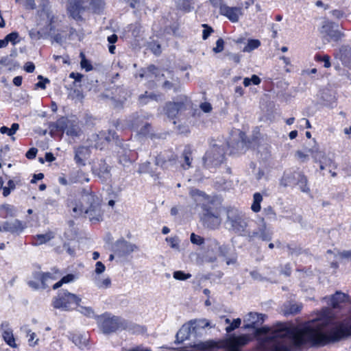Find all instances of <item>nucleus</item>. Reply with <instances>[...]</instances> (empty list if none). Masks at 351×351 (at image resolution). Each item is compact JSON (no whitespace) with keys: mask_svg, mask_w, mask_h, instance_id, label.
Segmentation results:
<instances>
[{"mask_svg":"<svg viewBox=\"0 0 351 351\" xmlns=\"http://www.w3.org/2000/svg\"><path fill=\"white\" fill-rule=\"evenodd\" d=\"M330 313L328 308H324L301 326L279 323L269 328H258L265 321V314L250 312L243 318V328L255 329L254 335L263 351H290L292 346L320 348L351 335V317L329 332H324L331 322Z\"/></svg>","mask_w":351,"mask_h":351,"instance_id":"f257e3e1","label":"nucleus"},{"mask_svg":"<svg viewBox=\"0 0 351 351\" xmlns=\"http://www.w3.org/2000/svg\"><path fill=\"white\" fill-rule=\"evenodd\" d=\"M69 206L72 207L75 217L84 213L92 222H98L102 219L101 200L95 194L88 191H84L82 193L79 204L71 202Z\"/></svg>","mask_w":351,"mask_h":351,"instance_id":"f03ea898","label":"nucleus"},{"mask_svg":"<svg viewBox=\"0 0 351 351\" xmlns=\"http://www.w3.org/2000/svg\"><path fill=\"white\" fill-rule=\"evenodd\" d=\"M226 224L229 228L240 235L247 236L246 228L247 221L243 213L236 208H228L227 210Z\"/></svg>","mask_w":351,"mask_h":351,"instance_id":"7ed1b4c3","label":"nucleus"},{"mask_svg":"<svg viewBox=\"0 0 351 351\" xmlns=\"http://www.w3.org/2000/svg\"><path fill=\"white\" fill-rule=\"evenodd\" d=\"M81 298L66 290H60L57 296L54 297L52 301V306L55 308L69 311L73 309L74 306H79Z\"/></svg>","mask_w":351,"mask_h":351,"instance_id":"20e7f679","label":"nucleus"},{"mask_svg":"<svg viewBox=\"0 0 351 351\" xmlns=\"http://www.w3.org/2000/svg\"><path fill=\"white\" fill-rule=\"evenodd\" d=\"M34 280H29L28 285L34 289H46L53 281L60 277L58 270L49 272L36 271L33 274Z\"/></svg>","mask_w":351,"mask_h":351,"instance_id":"39448f33","label":"nucleus"},{"mask_svg":"<svg viewBox=\"0 0 351 351\" xmlns=\"http://www.w3.org/2000/svg\"><path fill=\"white\" fill-rule=\"evenodd\" d=\"M55 126L58 130L65 132L66 135L73 138L78 137L82 134L80 122L77 119L62 117L56 121Z\"/></svg>","mask_w":351,"mask_h":351,"instance_id":"423d86ee","label":"nucleus"},{"mask_svg":"<svg viewBox=\"0 0 351 351\" xmlns=\"http://www.w3.org/2000/svg\"><path fill=\"white\" fill-rule=\"evenodd\" d=\"M223 149L214 145L206 152L203 158L204 165L206 168L216 167L223 162Z\"/></svg>","mask_w":351,"mask_h":351,"instance_id":"0eeeda50","label":"nucleus"},{"mask_svg":"<svg viewBox=\"0 0 351 351\" xmlns=\"http://www.w3.org/2000/svg\"><path fill=\"white\" fill-rule=\"evenodd\" d=\"M209 326V322L206 319L191 320L188 324L183 325L176 334V341L183 342L190 337L191 330H195L198 327L205 328Z\"/></svg>","mask_w":351,"mask_h":351,"instance_id":"6e6552de","label":"nucleus"},{"mask_svg":"<svg viewBox=\"0 0 351 351\" xmlns=\"http://www.w3.org/2000/svg\"><path fill=\"white\" fill-rule=\"evenodd\" d=\"M337 25L329 21H325L322 25L320 33L322 38L327 42L339 41L343 36L337 29Z\"/></svg>","mask_w":351,"mask_h":351,"instance_id":"1a4fd4ad","label":"nucleus"},{"mask_svg":"<svg viewBox=\"0 0 351 351\" xmlns=\"http://www.w3.org/2000/svg\"><path fill=\"white\" fill-rule=\"evenodd\" d=\"M99 326L104 333H110L116 331L120 326L119 318L104 314L98 318Z\"/></svg>","mask_w":351,"mask_h":351,"instance_id":"9d476101","label":"nucleus"},{"mask_svg":"<svg viewBox=\"0 0 351 351\" xmlns=\"http://www.w3.org/2000/svg\"><path fill=\"white\" fill-rule=\"evenodd\" d=\"M308 152L311 153L315 162L323 163L328 167H332L334 169L337 167V165L334 160V156L326 154L324 152L319 150L317 146H314L313 148L309 149Z\"/></svg>","mask_w":351,"mask_h":351,"instance_id":"9b49d317","label":"nucleus"},{"mask_svg":"<svg viewBox=\"0 0 351 351\" xmlns=\"http://www.w3.org/2000/svg\"><path fill=\"white\" fill-rule=\"evenodd\" d=\"M115 132L111 130L108 132L101 131L99 134H93L88 141H97V140H102L101 143H96L93 147L96 149H103L110 142L114 139Z\"/></svg>","mask_w":351,"mask_h":351,"instance_id":"f8f14e48","label":"nucleus"},{"mask_svg":"<svg viewBox=\"0 0 351 351\" xmlns=\"http://www.w3.org/2000/svg\"><path fill=\"white\" fill-rule=\"evenodd\" d=\"M115 254L120 256H127L138 250L137 245L124 239L117 240L112 245Z\"/></svg>","mask_w":351,"mask_h":351,"instance_id":"ddd939ff","label":"nucleus"},{"mask_svg":"<svg viewBox=\"0 0 351 351\" xmlns=\"http://www.w3.org/2000/svg\"><path fill=\"white\" fill-rule=\"evenodd\" d=\"M203 223L208 228L215 229L221 223L219 213L210 208L204 207V213L202 217Z\"/></svg>","mask_w":351,"mask_h":351,"instance_id":"4468645a","label":"nucleus"},{"mask_svg":"<svg viewBox=\"0 0 351 351\" xmlns=\"http://www.w3.org/2000/svg\"><path fill=\"white\" fill-rule=\"evenodd\" d=\"M219 12L221 15L227 17L232 23L238 22L239 18L243 14L241 6L230 7L225 4L220 5Z\"/></svg>","mask_w":351,"mask_h":351,"instance_id":"2eb2a0df","label":"nucleus"},{"mask_svg":"<svg viewBox=\"0 0 351 351\" xmlns=\"http://www.w3.org/2000/svg\"><path fill=\"white\" fill-rule=\"evenodd\" d=\"M191 347L198 351H215L219 348H223V341L208 340L205 341H199L194 343Z\"/></svg>","mask_w":351,"mask_h":351,"instance_id":"dca6fc26","label":"nucleus"},{"mask_svg":"<svg viewBox=\"0 0 351 351\" xmlns=\"http://www.w3.org/2000/svg\"><path fill=\"white\" fill-rule=\"evenodd\" d=\"M88 146H79L74 148V160L78 166H84L85 160L90 155V148Z\"/></svg>","mask_w":351,"mask_h":351,"instance_id":"f3484780","label":"nucleus"},{"mask_svg":"<svg viewBox=\"0 0 351 351\" xmlns=\"http://www.w3.org/2000/svg\"><path fill=\"white\" fill-rule=\"evenodd\" d=\"M0 329L2 332V337L5 343L12 348H16V344L13 335L12 330L10 328V324L8 322L1 323Z\"/></svg>","mask_w":351,"mask_h":351,"instance_id":"a211bd4d","label":"nucleus"},{"mask_svg":"<svg viewBox=\"0 0 351 351\" xmlns=\"http://www.w3.org/2000/svg\"><path fill=\"white\" fill-rule=\"evenodd\" d=\"M247 237L250 239L258 237L263 241H270L272 237V233L267 228L265 223H263L258 231L248 232Z\"/></svg>","mask_w":351,"mask_h":351,"instance_id":"6ab92c4d","label":"nucleus"},{"mask_svg":"<svg viewBox=\"0 0 351 351\" xmlns=\"http://www.w3.org/2000/svg\"><path fill=\"white\" fill-rule=\"evenodd\" d=\"M23 228L21 221L18 219L12 222L5 221L0 225V232H8L12 234L21 232Z\"/></svg>","mask_w":351,"mask_h":351,"instance_id":"aec40b11","label":"nucleus"},{"mask_svg":"<svg viewBox=\"0 0 351 351\" xmlns=\"http://www.w3.org/2000/svg\"><path fill=\"white\" fill-rule=\"evenodd\" d=\"M184 108L183 102H168L165 107V112L169 119H174L178 112Z\"/></svg>","mask_w":351,"mask_h":351,"instance_id":"412c9836","label":"nucleus"},{"mask_svg":"<svg viewBox=\"0 0 351 351\" xmlns=\"http://www.w3.org/2000/svg\"><path fill=\"white\" fill-rule=\"evenodd\" d=\"M349 298L348 295L341 291H337L330 298H324V300H328V303L330 304L332 308H339L343 303L348 302Z\"/></svg>","mask_w":351,"mask_h":351,"instance_id":"4be33fe9","label":"nucleus"},{"mask_svg":"<svg viewBox=\"0 0 351 351\" xmlns=\"http://www.w3.org/2000/svg\"><path fill=\"white\" fill-rule=\"evenodd\" d=\"M300 173V172L298 171L285 172L280 179V184L284 187L295 185Z\"/></svg>","mask_w":351,"mask_h":351,"instance_id":"5701e85b","label":"nucleus"},{"mask_svg":"<svg viewBox=\"0 0 351 351\" xmlns=\"http://www.w3.org/2000/svg\"><path fill=\"white\" fill-rule=\"evenodd\" d=\"M83 0H70L68 4L67 10L71 16L77 19L80 17V11L83 9Z\"/></svg>","mask_w":351,"mask_h":351,"instance_id":"b1692460","label":"nucleus"},{"mask_svg":"<svg viewBox=\"0 0 351 351\" xmlns=\"http://www.w3.org/2000/svg\"><path fill=\"white\" fill-rule=\"evenodd\" d=\"M162 99L161 94H156L154 93H148L146 91L144 94L139 95L138 103L141 106L146 105L150 101H158Z\"/></svg>","mask_w":351,"mask_h":351,"instance_id":"393cba45","label":"nucleus"},{"mask_svg":"<svg viewBox=\"0 0 351 351\" xmlns=\"http://www.w3.org/2000/svg\"><path fill=\"white\" fill-rule=\"evenodd\" d=\"M95 171L103 182H106L110 178V167L105 162H101L99 168L96 169Z\"/></svg>","mask_w":351,"mask_h":351,"instance_id":"a878e982","label":"nucleus"},{"mask_svg":"<svg viewBox=\"0 0 351 351\" xmlns=\"http://www.w3.org/2000/svg\"><path fill=\"white\" fill-rule=\"evenodd\" d=\"M341 60L347 66L351 68V47L343 46L340 48Z\"/></svg>","mask_w":351,"mask_h":351,"instance_id":"bb28decb","label":"nucleus"},{"mask_svg":"<svg viewBox=\"0 0 351 351\" xmlns=\"http://www.w3.org/2000/svg\"><path fill=\"white\" fill-rule=\"evenodd\" d=\"M182 158H183L184 163L182 164V167L184 169H187L191 167V162L193 160L192 158V151L190 147H185L182 154Z\"/></svg>","mask_w":351,"mask_h":351,"instance_id":"cd10ccee","label":"nucleus"},{"mask_svg":"<svg viewBox=\"0 0 351 351\" xmlns=\"http://www.w3.org/2000/svg\"><path fill=\"white\" fill-rule=\"evenodd\" d=\"M72 341L75 346L82 349L88 345V338L85 335L75 334L72 337Z\"/></svg>","mask_w":351,"mask_h":351,"instance_id":"c85d7f7f","label":"nucleus"},{"mask_svg":"<svg viewBox=\"0 0 351 351\" xmlns=\"http://www.w3.org/2000/svg\"><path fill=\"white\" fill-rule=\"evenodd\" d=\"M16 208L12 205L4 204L1 207V214L4 218L16 216Z\"/></svg>","mask_w":351,"mask_h":351,"instance_id":"c756f323","label":"nucleus"},{"mask_svg":"<svg viewBox=\"0 0 351 351\" xmlns=\"http://www.w3.org/2000/svg\"><path fill=\"white\" fill-rule=\"evenodd\" d=\"M190 195L197 204H199L200 202L208 199V197L204 192L198 189H191Z\"/></svg>","mask_w":351,"mask_h":351,"instance_id":"7c9ffc66","label":"nucleus"},{"mask_svg":"<svg viewBox=\"0 0 351 351\" xmlns=\"http://www.w3.org/2000/svg\"><path fill=\"white\" fill-rule=\"evenodd\" d=\"M302 305L299 304H288L285 305L284 313L285 315H294L300 311Z\"/></svg>","mask_w":351,"mask_h":351,"instance_id":"2f4dec72","label":"nucleus"},{"mask_svg":"<svg viewBox=\"0 0 351 351\" xmlns=\"http://www.w3.org/2000/svg\"><path fill=\"white\" fill-rule=\"evenodd\" d=\"M263 201V196L260 193H255L253 195V203L251 206V209L254 213H258L261 210V203Z\"/></svg>","mask_w":351,"mask_h":351,"instance_id":"473e14b6","label":"nucleus"},{"mask_svg":"<svg viewBox=\"0 0 351 351\" xmlns=\"http://www.w3.org/2000/svg\"><path fill=\"white\" fill-rule=\"evenodd\" d=\"M77 279V276L74 274H67L66 276L62 278L60 280H59L58 282L55 283L53 285V289H57L59 287H60L63 284H66L69 282H72L75 281Z\"/></svg>","mask_w":351,"mask_h":351,"instance_id":"72a5a7b5","label":"nucleus"},{"mask_svg":"<svg viewBox=\"0 0 351 351\" xmlns=\"http://www.w3.org/2000/svg\"><path fill=\"white\" fill-rule=\"evenodd\" d=\"M54 237L51 232H48L45 234H37L35 237L36 245H42L50 241Z\"/></svg>","mask_w":351,"mask_h":351,"instance_id":"f704fd0d","label":"nucleus"},{"mask_svg":"<svg viewBox=\"0 0 351 351\" xmlns=\"http://www.w3.org/2000/svg\"><path fill=\"white\" fill-rule=\"evenodd\" d=\"M298 176L299 177L298 178L295 185H298L302 192L308 193L310 191V189L307 186L308 181L306 177L301 172Z\"/></svg>","mask_w":351,"mask_h":351,"instance_id":"c9c22d12","label":"nucleus"},{"mask_svg":"<svg viewBox=\"0 0 351 351\" xmlns=\"http://www.w3.org/2000/svg\"><path fill=\"white\" fill-rule=\"evenodd\" d=\"M211 251L213 252V255L209 256L210 261H215L217 259V256L221 254V246L216 241H213L210 243Z\"/></svg>","mask_w":351,"mask_h":351,"instance_id":"e433bc0d","label":"nucleus"},{"mask_svg":"<svg viewBox=\"0 0 351 351\" xmlns=\"http://www.w3.org/2000/svg\"><path fill=\"white\" fill-rule=\"evenodd\" d=\"M19 129V123H14L12 124L11 128H8L6 126L0 128V132L3 134H6L9 136H12Z\"/></svg>","mask_w":351,"mask_h":351,"instance_id":"4c0bfd02","label":"nucleus"},{"mask_svg":"<svg viewBox=\"0 0 351 351\" xmlns=\"http://www.w3.org/2000/svg\"><path fill=\"white\" fill-rule=\"evenodd\" d=\"M176 159L174 158L166 160L161 156H159L156 159V164L158 166H161L162 168H168L169 166L173 165Z\"/></svg>","mask_w":351,"mask_h":351,"instance_id":"58836bf2","label":"nucleus"},{"mask_svg":"<svg viewBox=\"0 0 351 351\" xmlns=\"http://www.w3.org/2000/svg\"><path fill=\"white\" fill-rule=\"evenodd\" d=\"M158 69L154 65H149L147 69L143 71V73L140 74L141 77H152V75H156Z\"/></svg>","mask_w":351,"mask_h":351,"instance_id":"ea45409f","label":"nucleus"},{"mask_svg":"<svg viewBox=\"0 0 351 351\" xmlns=\"http://www.w3.org/2000/svg\"><path fill=\"white\" fill-rule=\"evenodd\" d=\"M261 45V42L256 39H251L248 40L247 45L244 47L243 51L250 52L258 48Z\"/></svg>","mask_w":351,"mask_h":351,"instance_id":"a19ab883","label":"nucleus"},{"mask_svg":"<svg viewBox=\"0 0 351 351\" xmlns=\"http://www.w3.org/2000/svg\"><path fill=\"white\" fill-rule=\"evenodd\" d=\"M138 132L142 135H147L149 132V128H150V125L147 123H145L141 128H139L140 125L138 124V121H136L133 125Z\"/></svg>","mask_w":351,"mask_h":351,"instance_id":"79ce46f5","label":"nucleus"},{"mask_svg":"<svg viewBox=\"0 0 351 351\" xmlns=\"http://www.w3.org/2000/svg\"><path fill=\"white\" fill-rule=\"evenodd\" d=\"M95 285L99 289H107L111 285V280L109 278L103 280L97 279L95 280Z\"/></svg>","mask_w":351,"mask_h":351,"instance_id":"37998d69","label":"nucleus"},{"mask_svg":"<svg viewBox=\"0 0 351 351\" xmlns=\"http://www.w3.org/2000/svg\"><path fill=\"white\" fill-rule=\"evenodd\" d=\"M241 324V319L240 318L234 319L232 322L231 324L229 325L226 328V331L228 333H230L234 330L235 329L240 327Z\"/></svg>","mask_w":351,"mask_h":351,"instance_id":"c03bdc74","label":"nucleus"},{"mask_svg":"<svg viewBox=\"0 0 351 351\" xmlns=\"http://www.w3.org/2000/svg\"><path fill=\"white\" fill-rule=\"evenodd\" d=\"M173 276L175 279L178 280H185L191 277L190 274H186L182 271H176L173 274Z\"/></svg>","mask_w":351,"mask_h":351,"instance_id":"a18cd8bd","label":"nucleus"},{"mask_svg":"<svg viewBox=\"0 0 351 351\" xmlns=\"http://www.w3.org/2000/svg\"><path fill=\"white\" fill-rule=\"evenodd\" d=\"M27 336L29 337L28 342L31 346H34L37 344L38 339L36 338V335L35 332L28 330H27Z\"/></svg>","mask_w":351,"mask_h":351,"instance_id":"49530a36","label":"nucleus"},{"mask_svg":"<svg viewBox=\"0 0 351 351\" xmlns=\"http://www.w3.org/2000/svg\"><path fill=\"white\" fill-rule=\"evenodd\" d=\"M80 56L82 58L80 62L82 68L84 69L86 71L92 70L93 66L89 62V61L85 58V56L84 55V53H81Z\"/></svg>","mask_w":351,"mask_h":351,"instance_id":"de8ad7c7","label":"nucleus"},{"mask_svg":"<svg viewBox=\"0 0 351 351\" xmlns=\"http://www.w3.org/2000/svg\"><path fill=\"white\" fill-rule=\"evenodd\" d=\"M15 189V184L13 180H10L8 182V186H5L3 188V195L4 197H7L10 195L11 190H14Z\"/></svg>","mask_w":351,"mask_h":351,"instance_id":"09e8293b","label":"nucleus"},{"mask_svg":"<svg viewBox=\"0 0 351 351\" xmlns=\"http://www.w3.org/2000/svg\"><path fill=\"white\" fill-rule=\"evenodd\" d=\"M190 240L192 243L198 245H201L204 242V239L203 237H202L199 235H197L195 233H192L191 234Z\"/></svg>","mask_w":351,"mask_h":351,"instance_id":"8fccbe9b","label":"nucleus"},{"mask_svg":"<svg viewBox=\"0 0 351 351\" xmlns=\"http://www.w3.org/2000/svg\"><path fill=\"white\" fill-rule=\"evenodd\" d=\"M132 162V160L126 155L123 154L119 157V163L123 167H129Z\"/></svg>","mask_w":351,"mask_h":351,"instance_id":"3c124183","label":"nucleus"},{"mask_svg":"<svg viewBox=\"0 0 351 351\" xmlns=\"http://www.w3.org/2000/svg\"><path fill=\"white\" fill-rule=\"evenodd\" d=\"M5 38H7L8 43L11 42L13 45L16 44L19 42V34L17 32H12L8 34Z\"/></svg>","mask_w":351,"mask_h":351,"instance_id":"603ef678","label":"nucleus"},{"mask_svg":"<svg viewBox=\"0 0 351 351\" xmlns=\"http://www.w3.org/2000/svg\"><path fill=\"white\" fill-rule=\"evenodd\" d=\"M295 157L301 162H304L308 160V155L300 150H298L295 154Z\"/></svg>","mask_w":351,"mask_h":351,"instance_id":"864d4df0","label":"nucleus"},{"mask_svg":"<svg viewBox=\"0 0 351 351\" xmlns=\"http://www.w3.org/2000/svg\"><path fill=\"white\" fill-rule=\"evenodd\" d=\"M316 59L317 60L324 62V66L325 68H329L330 66V57L328 55H324L323 56H317Z\"/></svg>","mask_w":351,"mask_h":351,"instance_id":"5fc2aeb1","label":"nucleus"},{"mask_svg":"<svg viewBox=\"0 0 351 351\" xmlns=\"http://www.w3.org/2000/svg\"><path fill=\"white\" fill-rule=\"evenodd\" d=\"M80 309L78 310L82 314H84V315L87 317H91L93 315V311L90 307H84V306H80Z\"/></svg>","mask_w":351,"mask_h":351,"instance_id":"6e6d98bb","label":"nucleus"},{"mask_svg":"<svg viewBox=\"0 0 351 351\" xmlns=\"http://www.w3.org/2000/svg\"><path fill=\"white\" fill-rule=\"evenodd\" d=\"M224 42L222 38H219L216 42V47L213 48L215 53L221 52L223 50Z\"/></svg>","mask_w":351,"mask_h":351,"instance_id":"4d7b16f0","label":"nucleus"},{"mask_svg":"<svg viewBox=\"0 0 351 351\" xmlns=\"http://www.w3.org/2000/svg\"><path fill=\"white\" fill-rule=\"evenodd\" d=\"M202 26L204 27V29L203 30V34H202V38L204 40H206L208 38V36H210V33L213 31V29L209 27L208 25L206 24H204L202 25Z\"/></svg>","mask_w":351,"mask_h":351,"instance_id":"13d9d810","label":"nucleus"},{"mask_svg":"<svg viewBox=\"0 0 351 351\" xmlns=\"http://www.w3.org/2000/svg\"><path fill=\"white\" fill-rule=\"evenodd\" d=\"M106 269L105 265L101 262L98 261L95 265V273L97 274H102Z\"/></svg>","mask_w":351,"mask_h":351,"instance_id":"bf43d9fd","label":"nucleus"},{"mask_svg":"<svg viewBox=\"0 0 351 351\" xmlns=\"http://www.w3.org/2000/svg\"><path fill=\"white\" fill-rule=\"evenodd\" d=\"M37 152L38 149L32 147L27 152L25 156L28 159H34L36 157Z\"/></svg>","mask_w":351,"mask_h":351,"instance_id":"052dcab7","label":"nucleus"},{"mask_svg":"<svg viewBox=\"0 0 351 351\" xmlns=\"http://www.w3.org/2000/svg\"><path fill=\"white\" fill-rule=\"evenodd\" d=\"M200 108L203 112H204L206 113H208L212 110L211 104L208 102H204V103L201 104Z\"/></svg>","mask_w":351,"mask_h":351,"instance_id":"680f3d73","label":"nucleus"},{"mask_svg":"<svg viewBox=\"0 0 351 351\" xmlns=\"http://www.w3.org/2000/svg\"><path fill=\"white\" fill-rule=\"evenodd\" d=\"M263 213L265 215L271 216L273 217H276V213L271 206H267L263 209Z\"/></svg>","mask_w":351,"mask_h":351,"instance_id":"e2e57ef3","label":"nucleus"},{"mask_svg":"<svg viewBox=\"0 0 351 351\" xmlns=\"http://www.w3.org/2000/svg\"><path fill=\"white\" fill-rule=\"evenodd\" d=\"M83 75L79 73L72 72L69 74V77L74 79L76 82H81Z\"/></svg>","mask_w":351,"mask_h":351,"instance_id":"0e129e2a","label":"nucleus"},{"mask_svg":"<svg viewBox=\"0 0 351 351\" xmlns=\"http://www.w3.org/2000/svg\"><path fill=\"white\" fill-rule=\"evenodd\" d=\"M35 69L34 63L28 62L25 65V71L27 73H32Z\"/></svg>","mask_w":351,"mask_h":351,"instance_id":"69168bd1","label":"nucleus"},{"mask_svg":"<svg viewBox=\"0 0 351 351\" xmlns=\"http://www.w3.org/2000/svg\"><path fill=\"white\" fill-rule=\"evenodd\" d=\"M331 14L337 19H341L344 16V12L339 10H334L331 12Z\"/></svg>","mask_w":351,"mask_h":351,"instance_id":"338daca9","label":"nucleus"},{"mask_svg":"<svg viewBox=\"0 0 351 351\" xmlns=\"http://www.w3.org/2000/svg\"><path fill=\"white\" fill-rule=\"evenodd\" d=\"M167 241L169 243L172 248H178V242L175 238H167Z\"/></svg>","mask_w":351,"mask_h":351,"instance_id":"774afa93","label":"nucleus"}]
</instances>
